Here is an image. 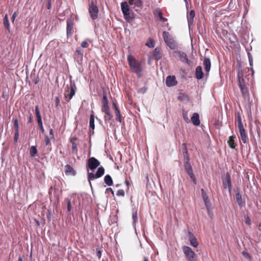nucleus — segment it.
Wrapping results in <instances>:
<instances>
[{
  "mask_svg": "<svg viewBox=\"0 0 261 261\" xmlns=\"http://www.w3.org/2000/svg\"><path fill=\"white\" fill-rule=\"evenodd\" d=\"M236 139V137L235 135H232L229 137V139L227 141L228 144L232 149H236V146H237L235 140Z\"/></svg>",
  "mask_w": 261,
  "mask_h": 261,
  "instance_id": "nucleus-23",
  "label": "nucleus"
},
{
  "mask_svg": "<svg viewBox=\"0 0 261 261\" xmlns=\"http://www.w3.org/2000/svg\"><path fill=\"white\" fill-rule=\"evenodd\" d=\"M115 115H116V119L117 121H119V122H122V117L121 115L120 114V112L119 110H116V111H115Z\"/></svg>",
  "mask_w": 261,
  "mask_h": 261,
  "instance_id": "nucleus-37",
  "label": "nucleus"
},
{
  "mask_svg": "<svg viewBox=\"0 0 261 261\" xmlns=\"http://www.w3.org/2000/svg\"><path fill=\"white\" fill-rule=\"evenodd\" d=\"M127 58L128 65L132 71L136 73L138 77H141L142 68L141 63L137 61L135 58L130 55H128Z\"/></svg>",
  "mask_w": 261,
  "mask_h": 261,
  "instance_id": "nucleus-2",
  "label": "nucleus"
},
{
  "mask_svg": "<svg viewBox=\"0 0 261 261\" xmlns=\"http://www.w3.org/2000/svg\"><path fill=\"white\" fill-rule=\"evenodd\" d=\"M81 46L83 48H87L89 46V44L86 41H84L81 43Z\"/></svg>",
  "mask_w": 261,
  "mask_h": 261,
  "instance_id": "nucleus-51",
  "label": "nucleus"
},
{
  "mask_svg": "<svg viewBox=\"0 0 261 261\" xmlns=\"http://www.w3.org/2000/svg\"><path fill=\"white\" fill-rule=\"evenodd\" d=\"M191 121L192 123L195 126L199 125L200 121L199 120V116L198 113H195L193 114L191 117Z\"/></svg>",
  "mask_w": 261,
  "mask_h": 261,
  "instance_id": "nucleus-26",
  "label": "nucleus"
},
{
  "mask_svg": "<svg viewBox=\"0 0 261 261\" xmlns=\"http://www.w3.org/2000/svg\"><path fill=\"white\" fill-rule=\"evenodd\" d=\"M195 15V11L193 10H191L190 12L187 14V19L189 25H192L193 23Z\"/></svg>",
  "mask_w": 261,
  "mask_h": 261,
  "instance_id": "nucleus-27",
  "label": "nucleus"
},
{
  "mask_svg": "<svg viewBox=\"0 0 261 261\" xmlns=\"http://www.w3.org/2000/svg\"><path fill=\"white\" fill-rule=\"evenodd\" d=\"M113 108H114V109L115 111H116V110H119V108H118V107H117V106L116 103L115 102H113Z\"/></svg>",
  "mask_w": 261,
  "mask_h": 261,
  "instance_id": "nucleus-57",
  "label": "nucleus"
},
{
  "mask_svg": "<svg viewBox=\"0 0 261 261\" xmlns=\"http://www.w3.org/2000/svg\"><path fill=\"white\" fill-rule=\"evenodd\" d=\"M203 72L202 71V67L200 66H198L195 70V77L198 80H201L203 77Z\"/></svg>",
  "mask_w": 261,
  "mask_h": 261,
  "instance_id": "nucleus-25",
  "label": "nucleus"
},
{
  "mask_svg": "<svg viewBox=\"0 0 261 261\" xmlns=\"http://www.w3.org/2000/svg\"><path fill=\"white\" fill-rule=\"evenodd\" d=\"M52 189H53V187H52V186H51V187H50L49 189V191H48V193H49V194H51Z\"/></svg>",
  "mask_w": 261,
  "mask_h": 261,
  "instance_id": "nucleus-64",
  "label": "nucleus"
},
{
  "mask_svg": "<svg viewBox=\"0 0 261 261\" xmlns=\"http://www.w3.org/2000/svg\"><path fill=\"white\" fill-rule=\"evenodd\" d=\"M203 66L204 70L208 74L211 67V62L209 58L207 57L204 58Z\"/></svg>",
  "mask_w": 261,
  "mask_h": 261,
  "instance_id": "nucleus-21",
  "label": "nucleus"
},
{
  "mask_svg": "<svg viewBox=\"0 0 261 261\" xmlns=\"http://www.w3.org/2000/svg\"><path fill=\"white\" fill-rule=\"evenodd\" d=\"M146 45L150 48H152L154 47V43L152 39H149L147 42L146 43Z\"/></svg>",
  "mask_w": 261,
  "mask_h": 261,
  "instance_id": "nucleus-38",
  "label": "nucleus"
},
{
  "mask_svg": "<svg viewBox=\"0 0 261 261\" xmlns=\"http://www.w3.org/2000/svg\"><path fill=\"white\" fill-rule=\"evenodd\" d=\"M47 8L48 9H50V8H51V3H50V1H48V3H47Z\"/></svg>",
  "mask_w": 261,
  "mask_h": 261,
  "instance_id": "nucleus-61",
  "label": "nucleus"
},
{
  "mask_svg": "<svg viewBox=\"0 0 261 261\" xmlns=\"http://www.w3.org/2000/svg\"><path fill=\"white\" fill-rule=\"evenodd\" d=\"M30 153L31 156L34 157L37 153V149L36 146H33L31 147L30 150Z\"/></svg>",
  "mask_w": 261,
  "mask_h": 261,
  "instance_id": "nucleus-35",
  "label": "nucleus"
},
{
  "mask_svg": "<svg viewBox=\"0 0 261 261\" xmlns=\"http://www.w3.org/2000/svg\"><path fill=\"white\" fill-rule=\"evenodd\" d=\"M242 254L245 258H248L249 259H251L252 258L251 255L246 251H243L242 252Z\"/></svg>",
  "mask_w": 261,
  "mask_h": 261,
  "instance_id": "nucleus-44",
  "label": "nucleus"
},
{
  "mask_svg": "<svg viewBox=\"0 0 261 261\" xmlns=\"http://www.w3.org/2000/svg\"><path fill=\"white\" fill-rule=\"evenodd\" d=\"M241 90L242 96L245 99H247L249 97V93L246 85L239 87Z\"/></svg>",
  "mask_w": 261,
  "mask_h": 261,
  "instance_id": "nucleus-28",
  "label": "nucleus"
},
{
  "mask_svg": "<svg viewBox=\"0 0 261 261\" xmlns=\"http://www.w3.org/2000/svg\"><path fill=\"white\" fill-rule=\"evenodd\" d=\"M173 54L175 56H177L182 62H186L189 65L192 64V62L188 59V56L185 52L175 50Z\"/></svg>",
  "mask_w": 261,
  "mask_h": 261,
  "instance_id": "nucleus-8",
  "label": "nucleus"
},
{
  "mask_svg": "<svg viewBox=\"0 0 261 261\" xmlns=\"http://www.w3.org/2000/svg\"><path fill=\"white\" fill-rule=\"evenodd\" d=\"M104 181L105 184L108 186H111L113 185V182L111 176L109 175H107L105 176Z\"/></svg>",
  "mask_w": 261,
  "mask_h": 261,
  "instance_id": "nucleus-30",
  "label": "nucleus"
},
{
  "mask_svg": "<svg viewBox=\"0 0 261 261\" xmlns=\"http://www.w3.org/2000/svg\"><path fill=\"white\" fill-rule=\"evenodd\" d=\"M245 223L248 224V225H251V220L249 218H247L245 220Z\"/></svg>",
  "mask_w": 261,
  "mask_h": 261,
  "instance_id": "nucleus-58",
  "label": "nucleus"
},
{
  "mask_svg": "<svg viewBox=\"0 0 261 261\" xmlns=\"http://www.w3.org/2000/svg\"><path fill=\"white\" fill-rule=\"evenodd\" d=\"M182 115H183V118L185 120V121L187 123H189L190 120L188 117V113L187 112H184V113H183Z\"/></svg>",
  "mask_w": 261,
  "mask_h": 261,
  "instance_id": "nucleus-45",
  "label": "nucleus"
},
{
  "mask_svg": "<svg viewBox=\"0 0 261 261\" xmlns=\"http://www.w3.org/2000/svg\"><path fill=\"white\" fill-rule=\"evenodd\" d=\"M49 138L50 139H54V131L52 128H50L49 129Z\"/></svg>",
  "mask_w": 261,
  "mask_h": 261,
  "instance_id": "nucleus-53",
  "label": "nucleus"
},
{
  "mask_svg": "<svg viewBox=\"0 0 261 261\" xmlns=\"http://www.w3.org/2000/svg\"><path fill=\"white\" fill-rule=\"evenodd\" d=\"M201 196H202V199L203 200V201H207L208 200H209L208 199V196L207 195L206 193H205V192L204 191V190L202 189L201 190Z\"/></svg>",
  "mask_w": 261,
  "mask_h": 261,
  "instance_id": "nucleus-39",
  "label": "nucleus"
},
{
  "mask_svg": "<svg viewBox=\"0 0 261 261\" xmlns=\"http://www.w3.org/2000/svg\"><path fill=\"white\" fill-rule=\"evenodd\" d=\"M237 77L238 80L239 86L242 87L246 85V83L244 79L243 78V72L241 69L239 68L238 71Z\"/></svg>",
  "mask_w": 261,
  "mask_h": 261,
  "instance_id": "nucleus-16",
  "label": "nucleus"
},
{
  "mask_svg": "<svg viewBox=\"0 0 261 261\" xmlns=\"http://www.w3.org/2000/svg\"><path fill=\"white\" fill-rule=\"evenodd\" d=\"M143 261H149L148 258L147 257H143Z\"/></svg>",
  "mask_w": 261,
  "mask_h": 261,
  "instance_id": "nucleus-63",
  "label": "nucleus"
},
{
  "mask_svg": "<svg viewBox=\"0 0 261 261\" xmlns=\"http://www.w3.org/2000/svg\"><path fill=\"white\" fill-rule=\"evenodd\" d=\"M155 12H159V18H160V19L161 21H163V22L167 21V19L165 18L164 17H163L162 13L160 9H155Z\"/></svg>",
  "mask_w": 261,
  "mask_h": 261,
  "instance_id": "nucleus-41",
  "label": "nucleus"
},
{
  "mask_svg": "<svg viewBox=\"0 0 261 261\" xmlns=\"http://www.w3.org/2000/svg\"><path fill=\"white\" fill-rule=\"evenodd\" d=\"M188 236H189V240L191 245L195 248L197 247L199 245V243H198V241H197V239L195 238V237L190 231L188 232Z\"/></svg>",
  "mask_w": 261,
  "mask_h": 261,
  "instance_id": "nucleus-19",
  "label": "nucleus"
},
{
  "mask_svg": "<svg viewBox=\"0 0 261 261\" xmlns=\"http://www.w3.org/2000/svg\"><path fill=\"white\" fill-rule=\"evenodd\" d=\"M65 173L66 175L74 176L76 174V171L69 165H66L65 166Z\"/></svg>",
  "mask_w": 261,
  "mask_h": 261,
  "instance_id": "nucleus-20",
  "label": "nucleus"
},
{
  "mask_svg": "<svg viewBox=\"0 0 261 261\" xmlns=\"http://www.w3.org/2000/svg\"><path fill=\"white\" fill-rule=\"evenodd\" d=\"M236 199L239 206L241 208L243 206V201L242 196L239 191L236 194Z\"/></svg>",
  "mask_w": 261,
  "mask_h": 261,
  "instance_id": "nucleus-29",
  "label": "nucleus"
},
{
  "mask_svg": "<svg viewBox=\"0 0 261 261\" xmlns=\"http://www.w3.org/2000/svg\"><path fill=\"white\" fill-rule=\"evenodd\" d=\"M38 124L40 130L41 132V133H44V129L43 126L42 121V122H38Z\"/></svg>",
  "mask_w": 261,
  "mask_h": 261,
  "instance_id": "nucleus-50",
  "label": "nucleus"
},
{
  "mask_svg": "<svg viewBox=\"0 0 261 261\" xmlns=\"http://www.w3.org/2000/svg\"><path fill=\"white\" fill-rule=\"evenodd\" d=\"M99 10L97 5L94 1H91V3L89 7V13L93 20H95L98 17Z\"/></svg>",
  "mask_w": 261,
  "mask_h": 261,
  "instance_id": "nucleus-7",
  "label": "nucleus"
},
{
  "mask_svg": "<svg viewBox=\"0 0 261 261\" xmlns=\"http://www.w3.org/2000/svg\"><path fill=\"white\" fill-rule=\"evenodd\" d=\"M96 254L98 257L100 259L101 257V252L99 250L96 249Z\"/></svg>",
  "mask_w": 261,
  "mask_h": 261,
  "instance_id": "nucleus-56",
  "label": "nucleus"
},
{
  "mask_svg": "<svg viewBox=\"0 0 261 261\" xmlns=\"http://www.w3.org/2000/svg\"><path fill=\"white\" fill-rule=\"evenodd\" d=\"M161 49L158 47L155 48L152 53V58L158 61L161 59Z\"/></svg>",
  "mask_w": 261,
  "mask_h": 261,
  "instance_id": "nucleus-22",
  "label": "nucleus"
},
{
  "mask_svg": "<svg viewBox=\"0 0 261 261\" xmlns=\"http://www.w3.org/2000/svg\"><path fill=\"white\" fill-rule=\"evenodd\" d=\"M100 162L94 157H91L87 160V167L88 170V180L91 187H92L91 181L95 179V178L101 177L105 173V169L102 166L99 167L95 174H94L92 172H89L88 169H89L93 171L100 165Z\"/></svg>",
  "mask_w": 261,
  "mask_h": 261,
  "instance_id": "nucleus-1",
  "label": "nucleus"
},
{
  "mask_svg": "<svg viewBox=\"0 0 261 261\" xmlns=\"http://www.w3.org/2000/svg\"><path fill=\"white\" fill-rule=\"evenodd\" d=\"M116 195L117 196H124V195H125V192H124V191L123 190H119L117 193H116Z\"/></svg>",
  "mask_w": 261,
  "mask_h": 261,
  "instance_id": "nucleus-46",
  "label": "nucleus"
},
{
  "mask_svg": "<svg viewBox=\"0 0 261 261\" xmlns=\"http://www.w3.org/2000/svg\"><path fill=\"white\" fill-rule=\"evenodd\" d=\"M60 105V98H59V97L57 96L55 98V106H56V107H58Z\"/></svg>",
  "mask_w": 261,
  "mask_h": 261,
  "instance_id": "nucleus-49",
  "label": "nucleus"
},
{
  "mask_svg": "<svg viewBox=\"0 0 261 261\" xmlns=\"http://www.w3.org/2000/svg\"><path fill=\"white\" fill-rule=\"evenodd\" d=\"M72 144V152L75 154H77L78 149L77 145L79 144V140L76 137H72L70 140Z\"/></svg>",
  "mask_w": 261,
  "mask_h": 261,
  "instance_id": "nucleus-15",
  "label": "nucleus"
},
{
  "mask_svg": "<svg viewBox=\"0 0 261 261\" xmlns=\"http://www.w3.org/2000/svg\"><path fill=\"white\" fill-rule=\"evenodd\" d=\"M204 202L206 207H208L210 205V202L209 200H208L207 201H204Z\"/></svg>",
  "mask_w": 261,
  "mask_h": 261,
  "instance_id": "nucleus-60",
  "label": "nucleus"
},
{
  "mask_svg": "<svg viewBox=\"0 0 261 261\" xmlns=\"http://www.w3.org/2000/svg\"><path fill=\"white\" fill-rule=\"evenodd\" d=\"M223 186L225 189L228 188L229 192H231L232 190V185L231 182L230 175L228 173H226L225 178L223 180Z\"/></svg>",
  "mask_w": 261,
  "mask_h": 261,
  "instance_id": "nucleus-10",
  "label": "nucleus"
},
{
  "mask_svg": "<svg viewBox=\"0 0 261 261\" xmlns=\"http://www.w3.org/2000/svg\"><path fill=\"white\" fill-rule=\"evenodd\" d=\"M105 193L106 194H109L110 193H111L113 195V196L114 195V191L111 188H107Z\"/></svg>",
  "mask_w": 261,
  "mask_h": 261,
  "instance_id": "nucleus-47",
  "label": "nucleus"
},
{
  "mask_svg": "<svg viewBox=\"0 0 261 261\" xmlns=\"http://www.w3.org/2000/svg\"><path fill=\"white\" fill-rule=\"evenodd\" d=\"M163 37L164 41L171 49H174L176 48V43L174 41L173 38L168 32L164 31L163 33Z\"/></svg>",
  "mask_w": 261,
  "mask_h": 261,
  "instance_id": "nucleus-5",
  "label": "nucleus"
},
{
  "mask_svg": "<svg viewBox=\"0 0 261 261\" xmlns=\"http://www.w3.org/2000/svg\"><path fill=\"white\" fill-rule=\"evenodd\" d=\"M76 87L74 83L70 85V86H66L65 88L64 98L67 102H69L75 95Z\"/></svg>",
  "mask_w": 261,
  "mask_h": 261,
  "instance_id": "nucleus-4",
  "label": "nucleus"
},
{
  "mask_svg": "<svg viewBox=\"0 0 261 261\" xmlns=\"http://www.w3.org/2000/svg\"><path fill=\"white\" fill-rule=\"evenodd\" d=\"M74 60L75 61L79 64L81 65L82 64L83 60V52L79 48L76 49L75 53H74Z\"/></svg>",
  "mask_w": 261,
  "mask_h": 261,
  "instance_id": "nucleus-14",
  "label": "nucleus"
},
{
  "mask_svg": "<svg viewBox=\"0 0 261 261\" xmlns=\"http://www.w3.org/2000/svg\"><path fill=\"white\" fill-rule=\"evenodd\" d=\"M147 91V88L145 87L140 88L138 90V92L139 93L144 94Z\"/></svg>",
  "mask_w": 261,
  "mask_h": 261,
  "instance_id": "nucleus-48",
  "label": "nucleus"
},
{
  "mask_svg": "<svg viewBox=\"0 0 261 261\" xmlns=\"http://www.w3.org/2000/svg\"><path fill=\"white\" fill-rule=\"evenodd\" d=\"M237 121H238V128L244 127L243 126V122L242 121L241 115L239 113H238V115L237 116Z\"/></svg>",
  "mask_w": 261,
  "mask_h": 261,
  "instance_id": "nucleus-36",
  "label": "nucleus"
},
{
  "mask_svg": "<svg viewBox=\"0 0 261 261\" xmlns=\"http://www.w3.org/2000/svg\"><path fill=\"white\" fill-rule=\"evenodd\" d=\"M51 140H53V139H50L48 136L46 135L44 138V143L45 146L43 149V152L44 154H48L52 150L51 144Z\"/></svg>",
  "mask_w": 261,
  "mask_h": 261,
  "instance_id": "nucleus-9",
  "label": "nucleus"
},
{
  "mask_svg": "<svg viewBox=\"0 0 261 261\" xmlns=\"http://www.w3.org/2000/svg\"><path fill=\"white\" fill-rule=\"evenodd\" d=\"M185 169L187 173L189 175L194 184H196V180L193 172L192 168L189 163L187 162L185 165Z\"/></svg>",
  "mask_w": 261,
  "mask_h": 261,
  "instance_id": "nucleus-11",
  "label": "nucleus"
},
{
  "mask_svg": "<svg viewBox=\"0 0 261 261\" xmlns=\"http://www.w3.org/2000/svg\"><path fill=\"white\" fill-rule=\"evenodd\" d=\"M19 137V131H15L14 137V140L15 142H17Z\"/></svg>",
  "mask_w": 261,
  "mask_h": 261,
  "instance_id": "nucleus-52",
  "label": "nucleus"
},
{
  "mask_svg": "<svg viewBox=\"0 0 261 261\" xmlns=\"http://www.w3.org/2000/svg\"><path fill=\"white\" fill-rule=\"evenodd\" d=\"M3 23L5 27L8 30L9 32H10V23L9 21L8 16V14H6L5 15V17L3 19Z\"/></svg>",
  "mask_w": 261,
  "mask_h": 261,
  "instance_id": "nucleus-31",
  "label": "nucleus"
},
{
  "mask_svg": "<svg viewBox=\"0 0 261 261\" xmlns=\"http://www.w3.org/2000/svg\"><path fill=\"white\" fill-rule=\"evenodd\" d=\"M73 33V21L69 18L67 20V37L71 36Z\"/></svg>",
  "mask_w": 261,
  "mask_h": 261,
  "instance_id": "nucleus-13",
  "label": "nucleus"
},
{
  "mask_svg": "<svg viewBox=\"0 0 261 261\" xmlns=\"http://www.w3.org/2000/svg\"><path fill=\"white\" fill-rule=\"evenodd\" d=\"M101 103V111L110 109L107 93L105 92L103 93Z\"/></svg>",
  "mask_w": 261,
  "mask_h": 261,
  "instance_id": "nucleus-18",
  "label": "nucleus"
},
{
  "mask_svg": "<svg viewBox=\"0 0 261 261\" xmlns=\"http://www.w3.org/2000/svg\"><path fill=\"white\" fill-rule=\"evenodd\" d=\"M17 17V12H14L12 15V18H11V19H12V22H13L15 20V19L16 18V17Z\"/></svg>",
  "mask_w": 261,
  "mask_h": 261,
  "instance_id": "nucleus-54",
  "label": "nucleus"
},
{
  "mask_svg": "<svg viewBox=\"0 0 261 261\" xmlns=\"http://www.w3.org/2000/svg\"><path fill=\"white\" fill-rule=\"evenodd\" d=\"M128 2L130 6L135 5V7H133L134 9L135 7H141L142 5V1H128Z\"/></svg>",
  "mask_w": 261,
  "mask_h": 261,
  "instance_id": "nucleus-34",
  "label": "nucleus"
},
{
  "mask_svg": "<svg viewBox=\"0 0 261 261\" xmlns=\"http://www.w3.org/2000/svg\"><path fill=\"white\" fill-rule=\"evenodd\" d=\"M90 127L94 129L95 128L94 125V112L92 111L91 114L90 116V122H89Z\"/></svg>",
  "mask_w": 261,
  "mask_h": 261,
  "instance_id": "nucleus-32",
  "label": "nucleus"
},
{
  "mask_svg": "<svg viewBox=\"0 0 261 261\" xmlns=\"http://www.w3.org/2000/svg\"><path fill=\"white\" fill-rule=\"evenodd\" d=\"M177 84L175 76L169 75L166 77V84L168 87L175 86Z\"/></svg>",
  "mask_w": 261,
  "mask_h": 261,
  "instance_id": "nucleus-17",
  "label": "nucleus"
},
{
  "mask_svg": "<svg viewBox=\"0 0 261 261\" xmlns=\"http://www.w3.org/2000/svg\"><path fill=\"white\" fill-rule=\"evenodd\" d=\"M14 122V127L15 131H19L18 121L16 118L13 119Z\"/></svg>",
  "mask_w": 261,
  "mask_h": 261,
  "instance_id": "nucleus-40",
  "label": "nucleus"
},
{
  "mask_svg": "<svg viewBox=\"0 0 261 261\" xmlns=\"http://www.w3.org/2000/svg\"><path fill=\"white\" fill-rule=\"evenodd\" d=\"M125 184L127 185V186L128 187V186H129V185H130L129 182L128 180H126L125 181Z\"/></svg>",
  "mask_w": 261,
  "mask_h": 261,
  "instance_id": "nucleus-62",
  "label": "nucleus"
},
{
  "mask_svg": "<svg viewBox=\"0 0 261 261\" xmlns=\"http://www.w3.org/2000/svg\"><path fill=\"white\" fill-rule=\"evenodd\" d=\"M182 249L189 261H196V255L190 247L184 246Z\"/></svg>",
  "mask_w": 261,
  "mask_h": 261,
  "instance_id": "nucleus-6",
  "label": "nucleus"
},
{
  "mask_svg": "<svg viewBox=\"0 0 261 261\" xmlns=\"http://www.w3.org/2000/svg\"><path fill=\"white\" fill-rule=\"evenodd\" d=\"M64 201L67 203V211L68 212H70L71 211V202H70V200L67 198H65Z\"/></svg>",
  "mask_w": 261,
  "mask_h": 261,
  "instance_id": "nucleus-42",
  "label": "nucleus"
},
{
  "mask_svg": "<svg viewBox=\"0 0 261 261\" xmlns=\"http://www.w3.org/2000/svg\"><path fill=\"white\" fill-rule=\"evenodd\" d=\"M132 218L133 220V223H135L137 221L138 216H137V212L135 211L133 213Z\"/></svg>",
  "mask_w": 261,
  "mask_h": 261,
  "instance_id": "nucleus-43",
  "label": "nucleus"
},
{
  "mask_svg": "<svg viewBox=\"0 0 261 261\" xmlns=\"http://www.w3.org/2000/svg\"><path fill=\"white\" fill-rule=\"evenodd\" d=\"M101 111L105 113L104 120L105 122H110L111 121L113 118V115L110 112V109H108Z\"/></svg>",
  "mask_w": 261,
  "mask_h": 261,
  "instance_id": "nucleus-24",
  "label": "nucleus"
},
{
  "mask_svg": "<svg viewBox=\"0 0 261 261\" xmlns=\"http://www.w3.org/2000/svg\"><path fill=\"white\" fill-rule=\"evenodd\" d=\"M32 121H33V116H32V114H30L29 115V117L28 122L31 123L32 122Z\"/></svg>",
  "mask_w": 261,
  "mask_h": 261,
  "instance_id": "nucleus-59",
  "label": "nucleus"
},
{
  "mask_svg": "<svg viewBox=\"0 0 261 261\" xmlns=\"http://www.w3.org/2000/svg\"><path fill=\"white\" fill-rule=\"evenodd\" d=\"M35 114L37 117V122H42L41 116L38 106H36L35 107Z\"/></svg>",
  "mask_w": 261,
  "mask_h": 261,
  "instance_id": "nucleus-33",
  "label": "nucleus"
},
{
  "mask_svg": "<svg viewBox=\"0 0 261 261\" xmlns=\"http://www.w3.org/2000/svg\"><path fill=\"white\" fill-rule=\"evenodd\" d=\"M248 56H249V64H250V66H252V64H253V59L249 53L248 54Z\"/></svg>",
  "mask_w": 261,
  "mask_h": 261,
  "instance_id": "nucleus-55",
  "label": "nucleus"
},
{
  "mask_svg": "<svg viewBox=\"0 0 261 261\" xmlns=\"http://www.w3.org/2000/svg\"><path fill=\"white\" fill-rule=\"evenodd\" d=\"M121 7L124 18L127 22H130L135 18V14L130 10L126 1L122 2L121 4Z\"/></svg>",
  "mask_w": 261,
  "mask_h": 261,
  "instance_id": "nucleus-3",
  "label": "nucleus"
},
{
  "mask_svg": "<svg viewBox=\"0 0 261 261\" xmlns=\"http://www.w3.org/2000/svg\"><path fill=\"white\" fill-rule=\"evenodd\" d=\"M240 137V141L246 144L248 141V136L244 127L239 128Z\"/></svg>",
  "mask_w": 261,
  "mask_h": 261,
  "instance_id": "nucleus-12",
  "label": "nucleus"
}]
</instances>
